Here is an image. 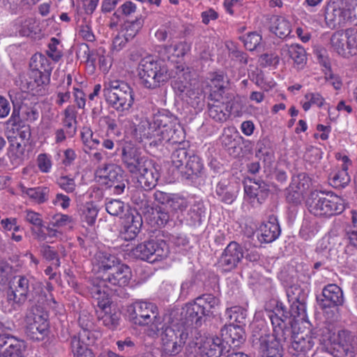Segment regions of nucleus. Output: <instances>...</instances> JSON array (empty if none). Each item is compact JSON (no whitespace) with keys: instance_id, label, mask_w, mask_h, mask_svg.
<instances>
[{"instance_id":"nucleus-64","label":"nucleus","mask_w":357,"mask_h":357,"mask_svg":"<svg viewBox=\"0 0 357 357\" xmlns=\"http://www.w3.org/2000/svg\"><path fill=\"white\" fill-rule=\"evenodd\" d=\"M12 266L6 261H0V291L3 290L12 273Z\"/></svg>"},{"instance_id":"nucleus-48","label":"nucleus","mask_w":357,"mask_h":357,"mask_svg":"<svg viewBox=\"0 0 357 357\" xmlns=\"http://www.w3.org/2000/svg\"><path fill=\"white\" fill-rule=\"evenodd\" d=\"M58 186L67 193H75L76 192L77 185L75 177L70 174L61 175L56 178Z\"/></svg>"},{"instance_id":"nucleus-16","label":"nucleus","mask_w":357,"mask_h":357,"mask_svg":"<svg viewBox=\"0 0 357 357\" xmlns=\"http://www.w3.org/2000/svg\"><path fill=\"white\" fill-rule=\"evenodd\" d=\"M244 250L236 241H231L223 250L218 264L226 271L235 269L244 257Z\"/></svg>"},{"instance_id":"nucleus-42","label":"nucleus","mask_w":357,"mask_h":357,"mask_svg":"<svg viewBox=\"0 0 357 357\" xmlns=\"http://www.w3.org/2000/svg\"><path fill=\"white\" fill-rule=\"evenodd\" d=\"M188 334L183 330H181L176 327L167 326L163 328L161 333L162 343H167L168 342H185Z\"/></svg>"},{"instance_id":"nucleus-2","label":"nucleus","mask_w":357,"mask_h":357,"mask_svg":"<svg viewBox=\"0 0 357 357\" xmlns=\"http://www.w3.org/2000/svg\"><path fill=\"white\" fill-rule=\"evenodd\" d=\"M29 296L31 297L33 302L39 305L52 306V304H56L52 295L49 298L45 294L42 282L36 280L32 276H15L13 286L10 287V291L7 294L8 302H12V305L16 309L21 307Z\"/></svg>"},{"instance_id":"nucleus-60","label":"nucleus","mask_w":357,"mask_h":357,"mask_svg":"<svg viewBox=\"0 0 357 357\" xmlns=\"http://www.w3.org/2000/svg\"><path fill=\"white\" fill-rule=\"evenodd\" d=\"M136 10V4L131 1H126L118 8L113 15L116 17V18H119L121 15L129 17L133 15Z\"/></svg>"},{"instance_id":"nucleus-43","label":"nucleus","mask_w":357,"mask_h":357,"mask_svg":"<svg viewBox=\"0 0 357 357\" xmlns=\"http://www.w3.org/2000/svg\"><path fill=\"white\" fill-rule=\"evenodd\" d=\"M291 24L283 17H276L271 25V31L279 38H286L291 33Z\"/></svg>"},{"instance_id":"nucleus-26","label":"nucleus","mask_w":357,"mask_h":357,"mask_svg":"<svg viewBox=\"0 0 357 357\" xmlns=\"http://www.w3.org/2000/svg\"><path fill=\"white\" fill-rule=\"evenodd\" d=\"M342 160L344 163L342 168L331 172L328 175L330 185L335 188H344L351 181L350 176L347 172L348 166L347 164L349 160L347 156H344Z\"/></svg>"},{"instance_id":"nucleus-8","label":"nucleus","mask_w":357,"mask_h":357,"mask_svg":"<svg viewBox=\"0 0 357 357\" xmlns=\"http://www.w3.org/2000/svg\"><path fill=\"white\" fill-rule=\"evenodd\" d=\"M138 75L143 86L156 89L165 84L171 77L167 66L163 61L149 56L143 58L138 65Z\"/></svg>"},{"instance_id":"nucleus-55","label":"nucleus","mask_w":357,"mask_h":357,"mask_svg":"<svg viewBox=\"0 0 357 357\" xmlns=\"http://www.w3.org/2000/svg\"><path fill=\"white\" fill-rule=\"evenodd\" d=\"M135 223V225L134 224V226H128L124 225L123 229L120 233L121 238L128 241L134 240L137 237L140 231L139 220L138 218H137Z\"/></svg>"},{"instance_id":"nucleus-11","label":"nucleus","mask_w":357,"mask_h":357,"mask_svg":"<svg viewBox=\"0 0 357 357\" xmlns=\"http://www.w3.org/2000/svg\"><path fill=\"white\" fill-rule=\"evenodd\" d=\"M130 318L136 325H150L152 330L157 331L158 326L162 322L160 317L158 316V307L153 303L143 301L134 303Z\"/></svg>"},{"instance_id":"nucleus-53","label":"nucleus","mask_w":357,"mask_h":357,"mask_svg":"<svg viewBox=\"0 0 357 357\" xmlns=\"http://www.w3.org/2000/svg\"><path fill=\"white\" fill-rule=\"evenodd\" d=\"M25 149L20 142L12 141L10 145L9 157L13 162L20 164L24 159Z\"/></svg>"},{"instance_id":"nucleus-4","label":"nucleus","mask_w":357,"mask_h":357,"mask_svg":"<svg viewBox=\"0 0 357 357\" xmlns=\"http://www.w3.org/2000/svg\"><path fill=\"white\" fill-rule=\"evenodd\" d=\"M103 97L107 103L117 112L128 114L135 101V93L125 81L109 79L104 82Z\"/></svg>"},{"instance_id":"nucleus-31","label":"nucleus","mask_w":357,"mask_h":357,"mask_svg":"<svg viewBox=\"0 0 357 357\" xmlns=\"http://www.w3.org/2000/svg\"><path fill=\"white\" fill-rule=\"evenodd\" d=\"M237 191L235 188L226 181H220L215 188V197L220 202L231 204L236 197Z\"/></svg>"},{"instance_id":"nucleus-18","label":"nucleus","mask_w":357,"mask_h":357,"mask_svg":"<svg viewBox=\"0 0 357 357\" xmlns=\"http://www.w3.org/2000/svg\"><path fill=\"white\" fill-rule=\"evenodd\" d=\"M27 326L25 333L33 341H42L48 333V322L42 316L34 314L33 317L27 318Z\"/></svg>"},{"instance_id":"nucleus-19","label":"nucleus","mask_w":357,"mask_h":357,"mask_svg":"<svg viewBox=\"0 0 357 357\" xmlns=\"http://www.w3.org/2000/svg\"><path fill=\"white\" fill-rule=\"evenodd\" d=\"M220 336L225 345L230 348L238 347L245 340L243 328L234 324L225 326L220 331Z\"/></svg>"},{"instance_id":"nucleus-5","label":"nucleus","mask_w":357,"mask_h":357,"mask_svg":"<svg viewBox=\"0 0 357 357\" xmlns=\"http://www.w3.org/2000/svg\"><path fill=\"white\" fill-rule=\"evenodd\" d=\"M271 321L273 334L260 337L259 349L263 357H282L283 344L292 337V329L275 315Z\"/></svg>"},{"instance_id":"nucleus-62","label":"nucleus","mask_w":357,"mask_h":357,"mask_svg":"<svg viewBox=\"0 0 357 357\" xmlns=\"http://www.w3.org/2000/svg\"><path fill=\"white\" fill-rule=\"evenodd\" d=\"M243 41L247 50L253 51L260 45L261 36L256 32H251L243 37Z\"/></svg>"},{"instance_id":"nucleus-21","label":"nucleus","mask_w":357,"mask_h":357,"mask_svg":"<svg viewBox=\"0 0 357 357\" xmlns=\"http://www.w3.org/2000/svg\"><path fill=\"white\" fill-rule=\"evenodd\" d=\"M255 185L245 187V192L253 206H258L265 202L269 193L267 184L261 180L254 181Z\"/></svg>"},{"instance_id":"nucleus-27","label":"nucleus","mask_w":357,"mask_h":357,"mask_svg":"<svg viewBox=\"0 0 357 357\" xmlns=\"http://www.w3.org/2000/svg\"><path fill=\"white\" fill-rule=\"evenodd\" d=\"M89 331L84 330L79 337L74 336L72 338V350L77 357H95L91 349L88 348V344L84 342L85 337L89 340Z\"/></svg>"},{"instance_id":"nucleus-44","label":"nucleus","mask_w":357,"mask_h":357,"mask_svg":"<svg viewBox=\"0 0 357 357\" xmlns=\"http://www.w3.org/2000/svg\"><path fill=\"white\" fill-rule=\"evenodd\" d=\"M82 141L84 145V152L88 153L89 150L95 149L100 144L99 139L96 137L92 130L89 127H84L81 132Z\"/></svg>"},{"instance_id":"nucleus-15","label":"nucleus","mask_w":357,"mask_h":357,"mask_svg":"<svg viewBox=\"0 0 357 357\" xmlns=\"http://www.w3.org/2000/svg\"><path fill=\"white\" fill-rule=\"evenodd\" d=\"M97 300L96 313L99 321L111 330L116 329L119 325L121 314L115 309L111 308V301L109 297L94 298Z\"/></svg>"},{"instance_id":"nucleus-24","label":"nucleus","mask_w":357,"mask_h":357,"mask_svg":"<svg viewBox=\"0 0 357 357\" xmlns=\"http://www.w3.org/2000/svg\"><path fill=\"white\" fill-rule=\"evenodd\" d=\"M213 103H208L209 116L216 122L223 123L229 119L232 109L229 102H221L220 99H211Z\"/></svg>"},{"instance_id":"nucleus-52","label":"nucleus","mask_w":357,"mask_h":357,"mask_svg":"<svg viewBox=\"0 0 357 357\" xmlns=\"http://www.w3.org/2000/svg\"><path fill=\"white\" fill-rule=\"evenodd\" d=\"M144 22V17L142 15L137 17L134 20L126 22L125 23V34L130 39L133 38L143 27Z\"/></svg>"},{"instance_id":"nucleus-36","label":"nucleus","mask_w":357,"mask_h":357,"mask_svg":"<svg viewBox=\"0 0 357 357\" xmlns=\"http://www.w3.org/2000/svg\"><path fill=\"white\" fill-rule=\"evenodd\" d=\"M185 167V171L183 174V177L186 180H192L201 174L204 165L201 158L192 152L190 155Z\"/></svg>"},{"instance_id":"nucleus-58","label":"nucleus","mask_w":357,"mask_h":357,"mask_svg":"<svg viewBox=\"0 0 357 357\" xmlns=\"http://www.w3.org/2000/svg\"><path fill=\"white\" fill-rule=\"evenodd\" d=\"M24 220L35 228H43L44 227L42 215L32 210L24 211Z\"/></svg>"},{"instance_id":"nucleus-32","label":"nucleus","mask_w":357,"mask_h":357,"mask_svg":"<svg viewBox=\"0 0 357 357\" xmlns=\"http://www.w3.org/2000/svg\"><path fill=\"white\" fill-rule=\"evenodd\" d=\"M242 139L237 132L231 134L229 131L225 132L222 137V144L230 155L236 158L241 153L240 144Z\"/></svg>"},{"instance_id":"nucleus-12","label":"nucleus","mask_w":357,"mask_h":357,"mask_svg":"<svg viewBox=\"0 0 357 357\" xmlns=\"http://www.w3.org/2000/svg\"><path fill=\"white\" fill-rule=\"evenodd\" d=\"M47 59L41 54H34L30 62V81L28 89L33 90L36 86L48 84L50 81L51 68Z\"/></svg>"},{"instance_id":"nucleus-1","label":"nucleus","mask_w":357,"mask_h":357,"mask_svg":"<svg viewBox=\"0 0 357 357\" xmlns=\"http://www.w3.org/2000/svg\"><path fill=\"white\" fill-rule=\"evenodd\" d=\"M143 136L148 139L151 146H158L164 143L178 144L172 153L171 159L176 168L185 165L193 151L188 149V142L185 141V132L178 119L167 111H162L153 116L151 122H147Z\"/></svg>"},{"instance_id":"nucleus-54","label":"nucleus","mask_w":357,"mask_h":357,"mask_svg":"<svg viewBox=\"0 0 357 357\" xmlns=\"http://www.w3.org/2000/svg\"><path fill=\"white\" fill-rule=\"evenodd\" d=\"M205 211L206 208L204 203L201 201H197L191 206L188 211V215L190 216V218L194 223H200L202 217L204 216Z\"/></svg>"},{"instance_id":"nucleus-25","label":"nucleus","mask_w":357,"mask_h":357,"mask_svg":"<svg viewBox=\"0 0 357 357\" xmlns=\"http://www.w3.org/2000/svg\"><path fill=\"white\" fill-rule=\"evenodd\" d=\"M143 169L138 175H135L137 181L145 190H151L157 185L160 174L152 162Z\"/></svg>"},{"instance_id":"nucleus-23","label":"nucleus","mask_w":357,"mask_h":357,"mask_svg":"<svg viewBox=\"0 0 357 357\" xmlns=\"http://www.w3.org/2000/svg\"><path fill=\"white\" fill-rule=\"evenodd\" d=\"M96 175L103 180L105 185L127 176L120 166L113 163L104 164L98 167L96 171Z\"/></svg>"},{"instance_id":"nucleus-6","label":"nucleus","mask_w":357,"mask_h":357,"mask_svg":"<svg viewBox=\"0 0 357 357\" xmlns=\"http://www.w3.org/2000/svg\"><path fill=\"white\" fill-rule=\"evenodd\" d=\"M172 86L175 93L192 107L200 109L204 105L205 95L188 68H182L176 73Z\"/></svg>"},{"instance_id":"nucleus-13","label":"nucleus","mask_w":357,"mask_h":357,"mask_svg":"<svg viewBox=\"0 0 357 357\" xmlns=\"http://www.w3.org/2000/svg\"><path fill=\"white\" fill-rule=\"evenodd\" d=\"M122 161L127 170L132 175H138L152 161L142 155L139 149L126 144L122 150Z\"/></svg>"},{"instance_id":"nucleus-7","label":"nucleus","mask_w":357,"mask_h":357,"mask_svg":"<svg viewBox=\"0 0 357 357\" xmlns=\"http://www.w3.org/2000/svg\"><path fill=\"white\" fill-rule=\"evenodd\" d=\"M309 211L315 216L330 218L342 213L344 199L332 192H312L307 200Z\"/></svg>"},{"instance_id":"nucleus-46","label":"nucleus","mask_w":357,"mask_h":357,"mask_svg":"<svg viewBox=\"0 0 357 357\" xmlns=\"http://www.w3.org/2000/svg\"><path fill=\"white\" fill-rule=\"evenodd\" d=\"M20 95V93H17L15 91H10L8 92L9 98L13 105V109L11 114V116L7 121L6 123L8 125H10L13 126H16L19 124L20 121V107H17L18 102H17V96Z\"/></svg>"},{"instance_id":"nucleus-33","label":"nucleus","mask_w":357,"mask_h":357,"mask_svg":"<svg viewBox=\"0 0 357 357\" xmlns=\"http://www.w3.org/2000/svg\"><path fill=\"white\" fill-rule=\"evenodd\" d=\"M195 301L206 317L212 316L220 305L219 298L211 294H202L196 298Z\"/></svg>"},{"instance_id":"nucleus-63","label":"nucleus","mask_w":357,"mask_h":357,"mask_svg":"<svg viewBox=\"0 0 357 357\" xmlns=\"http://www.w3.org/2000/svg\"><path fill=\"white\" fill-rule=\"evenodd\" d=\"M40 252L43 255V257L48 261H52L54 259H56V266H59L60 261L59 254L54 247L43 243L40 246Z\"/></svg>"},{"instance_id":"nucleus-22","label":"nucleus","mask_w":357,"mask_h":357,"mask_svg":"<svg viewBox=\"0 0 357 357\" xmlns=\"http://www.w3.org/2000/svg\"><path fill=\"white\" fill-rule=\"evenodd\" d=\"M322 296L324 298L319 301V305L324 308L341 305L344 302L342 291L335 284L326 286L323 289Z\"/></svg>"},{"instance_id":"nucleus-29","label":"nucleus","mask_w":357,"mask_h":357,"mask_svg":"<svg viewBox=\"0 0 357 357\" xmlns=\"http://www.w3.org/2000/svg\"><path fill=\"white\" fill-rule=\"evenodd\" d=\"M275 219L273 221L264 222L259 229L258 239L261 243H271L274 241L280 234L279 225L275 222Z\"/></svg>"},{"instance_id":"nucleus-41","label":"nucleus","mask_w":357,"mask_h":357,"mask_svg":"<svg viewBox=\"0 0 357 357\" xmlns=\"http://www.w3.org/2000/svg\"><path fill=\"white\" fill-rule=\"evenodd\" d=\"M204 317H206L205 314H202V311L195 301L193 303L186 304L185 308V318L187 321H190L192 324H195L196 326H199L202 325V318Z\"/></svg>"},{"instance_id":"nucleus-47","label":"nucleus","mask_w":357,"mask_h":357,"mask_svg":"<svg viewBox=\"0 0 357 357\" xmlns=\"http://www.w3.org/2000/svg\"><path fill=\"white\" fill-rule=\"evenodd\" d=\"M346 38L345 36L340 32L334 33L331 38V47L338 54L343 56H347V50L345 48Z\"/></svg>"},{"instance_id":"nucleus-30","label":"nucleus","mask_w":357,"mask_h":357,"mask_svg":"<svg viewBox=\"0 0 357 357\" xmlns=\"http://www.w3.org/2000/svg\"><path fill=\"white\" fill-rule=\"evenodd\" d=\"M95 260L98 266V271L102 272V274L109 272L113 268L121 264L116 256L104 251L98 252L95 255Z\"/></svg>"},{"instance_id":"nucleus-59","label":"nucleus","mask_w":357,"mask_h":357,"mask_svg":"<svg viewBox=\"0 0 357 357\" xmlns=\"http://www.w3.org/2000/svg\"><path fill=\"white\" fill-rule=\"evenodd\" d=\"M168 206L174 211H183L188 207V202L184 197L173 194Z\"/></svg>"},{"instance_id":"nucleus-37","label":"nucleus","mask_w":357,"mask_h":357,"mask_svg":"<svg viewBox=\"0 0 357 357\" xmlns=\"http://www.w3.org/2000/svg\"><path fill=\"white\" fill-rule=\"evenodd\" d=\"M18 188L23 195L28 196L38 204L44 203L48 199L50 190L46 187L26 188L23 183H20Z\"/></svg>"},{"instance_id":"nucleus-56","label":"nucleus","mask_w":357,"mask_h":357,"mask_svg":"<svg viewBox=\"0 0 357 357\" xmlns=\"http://www.w3.org/2000/svg\"><path fill=\"white\" fill-rule=\"evenodd\" d=\"M185 342H168L162 343V354L167 356H174L178 354Z\"/></svg>"},{"instance_id":"nucleus-49","label":"nucleus","mask_w":357,"mask_h":357,"mask_svg":"<svg viewBox=\"0 0 357 357\" xmlns=\"http://www.w3.org/2000/svg\"><path fill=\"white\" fill-rule=\"evenodd\" d=\"M308 291L298 285H292L287 290L289 301L306 302Z\"/></svg>"},{"instance_id":"nucleus-9","label":"nucleus","mask_w":357,"mask_h":357,"mask_svg":"<svg viewBox=\"0 0 357 357\" xmlns=\"http://www.w3.org/2000/svg\"><path fill=\"white\" fill-rule=\"evenodd\" d=\"M353 6L347 0L331 1L325 11V20L331 29L343 26L347 22L352 23Z\"/></svg>"},{"instance_id":"nucleus-34","label":"nucleus","mask_w":357,"mask_h":357,"mask_svg":"<svg viewBox=\"0 0 357 357\" xmlns=\"http://www.w3.org/2000/svg\"><path fill=\"white\" fill-rule=\"evenodd\" d=\"M227 81L222 73H213L208 82L210 87L209 98L211 99H220L225 93V89Z\"/></svg>"},{"instance_id":"nucleus-45","label":"nucleus","mask_w":357,"mask_h":357,"mask_svg":"<svg viewBox=\"0 0 357 357\" xmlns=\"http://www.w3.org/2000/svg\"><path fill=\"white\" fill-rule=\"evenodd\" d=\"M81 218L82 221L86 222L89 225H94L98 215V210L92 203H86L81 209Z\"/></svg>"},{"instance_id":"nucleus-57","label":"nucleus","mask_w":357,"mask_h":357,"mask_svg":"<svg viewBox=\"0 0 357 357\" xmlns=\"http://www.w3.org/2000/svg\"><path fill=\"white\" fill-rule=\"evenodd\" d=\"M106 211L113 216L121 215L125 209V204L119 199H112L105 204Z\"/></svg>"},{"instance_id":"nucleus-61","label":"nucleus","mask_w":357,"mask_h":357,"mask_svg":"<svg viewBox=\"0 0 357 357\" xmlns=\"http://www.w3.org/2000/svg\"><path fill=\"white\" fill-rule=\"evenodd\" d=\"M225 316L231 321L238 324L243 323L245 319V312L238 306L227 308L225 312Z\"/></svg>"},{"instance_id":"nucleus-3","label":"nucleus","mask_w":357,"mask_h":357,"mask_svg":"<svg viewBox=\"0 0 357 357\" xmlns=\"http://www.w3.org/2000/svg\"><path fill=\"white\" fill-rule=\"evenodd\" d=\"M132 278V271L130 268L124 264H119L115 268H113L108 273L102 274L101 278L96 277L91 280L89 286V291L93 298H106L109 297L112 291H114L117 295H119L117 289H113V287H119L121 296L125 297L127 294L122 288L128 286Z\"/></svg>"},{"instance_id":"nucleus-10","label":"nucleus","mask_w":357,"mask_h":357,"mask_svg":"<svg viewBox=\"0 0 357 357\" xmlns=\"http://www.w3.org/2000/svg\"><path fill=\"white\" fill-rule=\"evenodd\" d=\"M169 250L162 239L153 238L137 245L133 250V255L139 259L154 263L165 259Z\"/></svg>"},{"instance_id":"nucleus-51","label":"nucleus","mask_w":357,"mask_h":357,"mask_svg":"<svg viewBox=\"0 0 357 357\" xmlns=\"http://www.w3.org/2000/svg\"><path fill=\"white\" fill-rule=\"evenodd\" d=\"M10 344L3 351L4 357H24V343L17 340H10Z\"/></svg>"},{"instance_id":"nucleus-35","label":"nucleus","mask_w":357,"mask_h":357,"mask_svg":"<svg viewBox=\"0 0 357 357\" xmlns=\"http://www.w3.org/2000/svg\"><path fill=\"white\" fill-rule=\"evenodd\" d=\"M15 29L21 36H31L36 35L40 31L38 23L32 17L20 18L15 23Z\"/></svg>"},{"instance_id":"nucleus-50","label":"nucleus","mask_w":357,"mask_h":357,"mask_svg":"<svg viewBox=\"0 0 357 357\" xmlns=\"http://www.w3.org/2000/svg\"><path fill=\"white\" fill-rule=\"evenodd\" d=\"M308 291L298 285H292L287 290L289 301L306 302Z\"/></svg>"},{"instance_id":"nucleus-17","label":"nucleus","mask_w":357,"mask_h":357,"mask_svg":"<svg viewBox=\"0 0 357 357\" xmlns=\"http://www.w3.org/2000/svg\"><path fill=\"white\" fill-rule=\"evenodd\" d=\"M226 346L221 337H211L206 340L202 346V354L206 357H220L222 355L224 357H250L248 355L240 352L227 350L223 354V351L226 349Z\"/></svg>"},{"instance_id":"nucleus-14","label":"nucleus","mask_w":357,"mask_h":357,"mask_svg":"<svg viewBox=\"0 0 357 357\" xmlns=\"http://www.w3.org/2000/svg\"><path fill=\"white\" fill-rule=\"evenodd\" d=\"M290 303V309L288 311L282 302H277L275 310L268 313L270 320H272V317L275 315L291 328V317L294 319L300 318L301 320H304L306 317V302L292 301Z\"/></svg>"},{"instance_id":"nucleus-39","label":"nucleus","mask_w":357,"mask_h":357,"mask_svg":"<svg viewBox=\"0 0 357 357\" xmlns=\"http://www.w3.org/2000/svg\"><path fill=\"white\" fill-rule=\"evenodd\" d=\"M131 199L133 204L137 205L143 213H153L151 203L142 189L135 190L131 195Z\"/></svg>"},{"instance_id":"nucleus-40","label":"nucleus","mask_w":357,"mask_h":357,"mask_svg":"<svg viewBox=\"0 0 357 357\" xmlns=\"http://www.w3.org/2000/svg\"><path fill=\"white\" fill-rule=\"evenodd\" d=\"M310 183L311 179L308 175L305 173H300L292 177L289 190L293 191L298 197L299 192L308 189Z\"/></svg>"},{"instance_id":"nucleus-38","label":"nucleus","mask_w":357,"mask_h":357,"mask_svg":"<svg viewBox=\"0 0 357 357\" xmlns=\"http://www.w3.org/2000/svg\"><path fill=\"white\" fill-rule=\"evenodd\" d=\"M77 112L73 105L68 106L63 112V126L66 129V134L68 137H73L77 130Z\"/></svg>"},{"instance_id":"nucleus-28","label":"nucleus","mask_w":357,"mask_h":357,"mask_svg":"<svg viewBox=\"0 0 357 357\" xmlns=\"http://www.w3.org/2000/svg\"><path fill=\"white\" fill-rule=\"evenodd\" d=\"M282 54L289 56L294 61V66L298 69L304 67L307 61V56L305 49L298 44L285 45L282 48Z\"/></svg>"},{"instance_id":"nucleus-20","label":"nucleus","mask_w":357,"mask_h":357,"mask_svg":"<svg viewBox=\"0 0 357 357\" xmlns=\"http://www.w3.org/2000/svg\"><path fill=\"white\" fill-rule=\"evenodd\" d=\"M289 352L294 356H305L314 345V337L311 334L303 333L295 334L292 331Z\"/></svg>"}]
</instances>
